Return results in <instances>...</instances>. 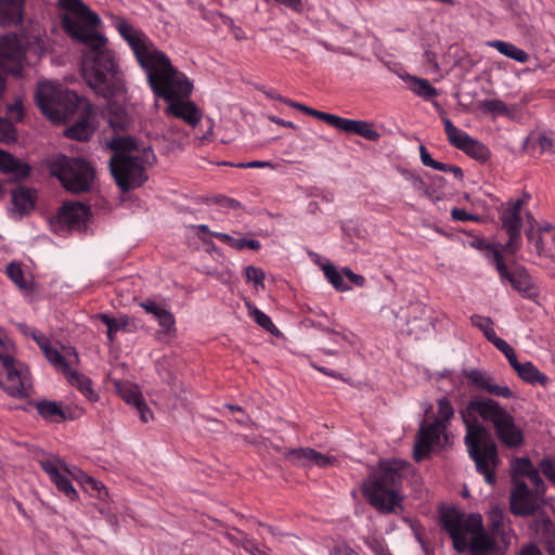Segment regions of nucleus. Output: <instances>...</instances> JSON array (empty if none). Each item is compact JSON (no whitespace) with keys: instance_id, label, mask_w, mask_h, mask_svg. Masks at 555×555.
<instances>
[{"instance_id":"5fc2aeb1","label":"nucleus","mask_w":555,"mask_h":555,"mask_svg":"<svg viewBox=\"0 0 555 555\" xmlns=\"http://www.w3.org/2000/svg\"><path fill=\"white\" fill-rule=\"evenodd\" d=\"M527 478L534 488L532 491L538 495H543L545 492V485L542 478L540 477L539 470L534 469L533 473Z\"/></svg>"},{"instance_id":"f03ea898","label":"nucleus","mask_w":555,"mask_h":555,"mask_svg":"<svg viewBox=\"0 0 555 555\" xmlns=\"http://www.w3.org/2000/svg\"><path fill=\"white\" fill-rule=\"evenodd\" d=\"M459 413L465 425L464 443L468 456L486 483L493 486L501 460L498 444L485 424L493 429L498 440L507 449L524 444V431L514 415L492 398L474 397Z\"/></svg>"},{"instance_id":"2f4dec72","label":"nucleus","mask_w":555,"mask_h":555,"mask_svg":"<svg viewBox=\"0 0 555 555\" xmlns=\"http://www.w3.org/2000/svg\"><path fill=\"white\" fill-rule=\"evenodd\" d=\"M443 127H444V132H446L449 143L460 151L473 138L464 130L457 128L451 121V119H446Z\"/></svg>"},{"instance_id":"79ce46f5","label":"nucleus","mask_w":555,"mask_h":555,"mask_svg":"<svg viewBox=\"0 0 555 555\" xmlns=\"http://www.w3.org/2000/svg\"><path fill=\"white\" fill-rule=\"evenodd\" d=\"M324 275L328 280V282L334 286L337 291H346L349 287L344 282L341 274L337 271V269L333 264H326L323 268Z\"/></svg>"},{"instance_id":"bb28decb","label":"nucleus","mask_w":555,"mask_h":555,"mask_svg":"<svg viewBox=\"0 0 555 555\" xmlns=\"http://www.w3.org/2000/svg\"><path fill=\"white\" fill-rule=\"evenodd\" d=\"M210 236L219 240L223 244H227L228 246L236 249V250H243L245 248L251 249V250H258L261 247V244L258 240H249L245 237H233L227 233L221 232H210Z\"/></svg>"},{"instance_id":"49530a36","label":"nucleus","mask_w":555,"mask_h":555,"mask_svg":"<svg viewBox=\"0 0 555 555\" xmlns=\"http://www.w3.org/2000/svg\"><path fill=\"white\" fill-rule=\"evenodd\" d=\"M85 483L89 486V488L94 491V494L98 499L105 501L108 496V491L105 488V486L101 482L95 480L92 477L87 476Z\"/></svg>"},{"instance_id":"864d4df0","label":"nucleus","mask_w":555,"mask_h":555,"mask_svg":"<svg viewBox=\"0 0 555 555\" xmlns=\"http://www.w3.org/2000/svg\"><path fill=\"white\" fill-rule=\"evenodd\" d=\"M245 275L248 281H253L256 285L263 284L264 273L261 269L248 266L245 269Z\"/></svg>"},{"instance_id":"f704fd0d","label":"nucleus","mask_w":555,"mask_h":555,"mask_svg":"<svg viewBox=\"0 0 555 555\" xmlns=\"http://www.w3.org/2000/svg\"><path fill=\"white\" fill-rule=\"evenodd\" d=\"M408 80L410 82V90L425 100L435 98L438 94L437 89L434 88L427 79L409 76Z\"/></svg>"},{"instance_id":"b1692460","label":"nucleus","mask_w":555,"mask_h":555,"mask_svg":"<svg viewBox=\"0 0 555 555\" xmlns=\"http://www.w3.org/2000/svg\"><path fill=\"white\" fill-rule=\"evenodd\" d=\"M106 118L109 127L116 133L126 131L131 121L126 108L116 102L108 103Z\"/></svg>"},{"instance_id":"412c9836","label":"nucleus","mask_w":555,"mask_h":555,"mask_svg":"<svg viewBox=\"0 0 555 555\" xmlns=\"http://www.w3.org/2000/svg\"><path fill=\"white\" fill-rule=\"evenodd\" d=\"M289 457L302 465L314 464L321 468L335 466L338 463L335 456L322 454L310 448L295 449L291 451Z\"/></svg>"},{"instance_id":"bf43d9fd","label":"nucleus","mask_w":555,"mask_h":555,"mask_svg":"<svg viewBox=\"0 0 555 555\" xmlns=\"http://www.w3.org/2000/svg\"><path fill=\"white\" fill-rule=\"evenodd\" d=\"M227 408L232 413H237V415L234 417L236 423H238L241 425H247L248 424L249 417H248V415L245 414V412L242 410V408H240L237 405H231V404H228Z\"/></svg>"},{"instance_id":"393cba45","label":"nucleus","mask_w":555,"mask_h":555,"mask_svg":"<svg viewBox=\"0 0 555 555\" xmlns=\"http://www.w3.org/2000/svg\"><path fill=\"white\" fill-rule=\"evenodd\" d=\"M0 171L8 175H13L15 178L23 179L30 173V167L26 163L0 150Z\"/></svg>"},{"instance_id":"ea45409f","label":"nucleus","mask_w":555,"mask_h":555,"mask_svg":"<svg viewBox=\"0 0 555 555\" xmlns=\"http://www.w3.org/2000/svg\"><path fill=\"white\" fill-rule=\"evenodd\" d=\"M438 417L434 422H440V426L447 428V424L452 420L454 415V409L450 400L446 397L438 400Z\"/></svg>"},{"instance_id":"f3484780","label":"nucleus","mask_w":555,"mask_h":555,"mask_svg":"<svg viewBox=\"0 0 555 555\" xmlns=\"http://www.w3.org/2000/svg\"><path fill=\"white\" fill-rule=\"evenodd\" d=\"M446 430L444 426H440V422H433L431 424H422L414 446V459L420 462L427 457L434 446L440 441V436Z\"/></svg>"},{"instance_id":"4d7b16f0","label":"nucleus","mask_w":555,"mask_h":555,"mask_svg":"<svg viewBox=\"0 0 555 555\" xmlns=\"http://www.w3.org/2000/svg\"><path fill=\"white\" fill-rule=\"evenodd\" d=\"M538 145L541 152H554L555 151V139L546 133L538 135Z\"/></svg>"},{"instance_id":"052dcab7","label":"nucleus","mask_w":555,"mask_h":555,"mask_svg":"<svg viewBox=\"0 0 555 555\" xmlns=\"http://www.w3.org/2000/svg\"><path fill=\"white\" fill-rule=\"evenodd\" d=\"M490 343H492L495 348L500 350L505 357H507V354L512 353L514 350L503 338H500L499 336H496Z\"/></svg>"},{"instance_id":"9b49d317","label":"nucleus","mask_w":555,"mask_h":555,"mask_svg":"<svg viewBox=\"0 0 555 555\" xmlns=\"http://www.w3.org/2000/svg\"><path fill=\"white\" fill-rule=\"evenodd\" d=\"M288 106L299 109L300 112L312 116L317 119H320L336 129L344 131L348 134H358L365 140L376 142L379 140L380 134L378 131L374 129L373 124L364 121V120H356L344 118L334 114L321 112L304 104L294 102L292 100H284Z\"/></svg>"},{"instance_id":"c9c22d12","label":"nucleus","mask_w":555,"mask_h":555,"mask_svg":"<svg viewBox=\"0 0 555 555\" xmlns=\"http://www.w3.org/2000/svg\"><path fill=\"white\" fill-rule=\"evenodd\" d=\"M12 203L17 210L24 214L34 208L35 198L29 189L20 188L12 192Z\"/></svg>"},{"instance_id":"a18cd8bd","label":"nucleus","mask_w":555,"mask_h":555,"mask_svg":"<svg viewBox=\"0 0 555 555\" xmlns=\"http://www.w3.org/2000/svg\"><path fill=\"white\" fill-rule=\"evenodd\" d=\"M16 137V130L12 121L0 118V141L1 142H11L14 141Z\"/></svg>"},{"instance_id":"680f3d73","label":"nucleus","mask_w":555,"mask_h":555,"mask_svg":"<svg viewBox=\"0 0 555 555\" xmlns=\"http://www.w3.org/2000/svg\"><path fill=\"white\" fill-rule=\"evenodd\" d=\"M245 534H246L245 532H243L238 529H233L232 531L227 532L225 537L232 544L240 546Z\"/></svg>"},{"instance_id":"37998d69","label":"nucleus","mask_w":555,"mask_h":555,"mask_svg":"<svg viewBox=\"0 0 555 555\" xmlns=\"http://www.w3.org/2000/svg\"><path fill=\"white\" fill-rule=\"evenodd\" d=\"M249 314L253 318V320L262 328L270 333H274L278 331L276 326L272 322L269 315H267L264 312L259 310L256 307L250 308Z\"/></svg>"},{"instance_id":"0eeeda50","label":"nucleus","mask_w":555,"mask_h":555,"mask_svg":"<svg viewBox=\"0 0 555 555\" xmlns=\"http://www.w3.org/2000/svg\"><path fill=\"white\" fill-rule=\"evenodd\" d=\"M439 524L457 553L469 550L474 555H479L494 547L493 539L483 530L480 514L465 515L455 507H448L440 511Z\"/></svg>"},{"instance_id":"e2e57ef3","label":"nucleus","mask_w":555,"mask_h":555,"mask_svg":"<svg viewBox=\"0 0 555 555\" xmlns=\"http://www.w3.org/2000/svg\"><path fill=\"white\" fill-rule=\"evenodd\" d=\"M43 470L49 475L51 481L57 478L62 472L57 468V466L52 462H43L42 463Z\"/></svg>"},{"instance_id":"8fccbe9b","label":"nucleus","mask_w":555,"mask_h":555,"mask_svg":"<svg viewBox=\"0 0 555 555\" xmlns=\"http://www.w3.org/2000/svg\"><path fill=\"white\" fill-rule=\"evenodd\" d=\"M451 217L455 221H474V222L480 221V217L478 215L469 214L466 210L461 209V208H453L451 210Z\"/></svg>"},{"instance_id":"e433bc0d","label":"nucleus","mask_w":555,"mask_h":555,"mask_svg":"<svg viewBox=\"0 0 555 555\" xmlns=\"http://www.w3.org/2000/svg\"><path fill=\"white\" fill-rule=\"evenodd\" d=\"M481 108L493 115V117L503 116L513 118L515 107L506 105L502 100L499 99H492V100H485L481 103Z\"/></svg>"},{"instance_id":"423d86ee","label":"nucleus","mask_w":555,"mask_h":555,"mask_svg":"<svg viewBox=\"0 0 555 555\" xmlns=\"http://www.w3.org/2000/svg\"><path fill=\"white\" fill-rule=\"evenodd\" d=\"M406 467L405 461L383 460L379 461L377 469L364 481L363 494L369 504L380 514L403 511L400 489Z\"/></svg>"},{"instance_id":"4c0bfd02","label":"nucleus","mask_w":555,"mask_h":555,"mask_svg":"<svg viewBox=\"0 0 555 555\" xmlns=\"http://www.w3.org/2000/svg\"><path fill=\"white\" fill-rule=\"evenodd\" d=\"M98 318L107 326V333L106 334H107V338H108L109 341L114 340L115 334L119 330H124L128 325V318L127 317H124V318H120V319H115V318L109 317L108 314L100 313L98 315Z\"/></svg>"},{"instance_id":"72a5a7b5","label":"nucleus","mask_w":555,"mask_h":555,"mask_svg":"<svg viewBox=\"0 0 555 555\" xmlns=\"http://www.w3.org/2000/svg\"><path fill=\"white\" fill-rule=\"evenodd\" d=\"M469 157L480 162L486 163L489 160L491 156V152L489 147L482 142L472 138L461 150Z\"/></svg>"},{"instance_id":"69168bd1","label":"nucleus","mask_w":555,"mask_h":555,"mask_svg":"<svg viewBox=\"0 0 555 555\" xmlns=\"http://www.w3.org/2000/svg\"><path fill=\"white\" fill-rule=\"evenodd\" d=\"M240 546H242L247 553L251 555H256V552H258L257 544L247 534H245Z\"/></svg>"},{"instance_id":"39448f33","label":"nucleus","mask_w":555,"mask_h":555,"mask_svg":"<svg viewBox=\"0 0 555 555\" xmlns=\"http://www.w3.org/2000/svg\"><path fill=\"white\" fill-rule=\"evenodd\" d=\"M108 147L114 151L109 169L117 186L122 192L140 188L147 180L145 165L154 159L153 150L150 146L140 149L129 135L112 138Z\"/></svg>"},{"instance_id":"7c9ffc66","label":"nucleus","mask_w":555,"mask_h":555,"mask_svg":"<svg viewBox=\"0 0 555 555\" xmlns=\"http://www.w3.org/2000/svg\"><path fill=\"white\" fill-rule=\"evenodd\" d=\"M516 373L522 380L532 385L540 384L544 386L548 380L547 376L531 362L521 363L519 367H516Z\"/></svg>"},{"instance_id":"f8f14e48","label":"nucleus","mask_w":555,"mask_h":555,"mask_svg":"<svg viewBox=\"0 0 555 555\" xmlns=\"http://www.w3.org/2000/svg\"><path fill=\"white\" fill-rule=\"evenodd\" d=\"M469 246L483 251L485 257L489 261L491 266H493L501 279L502 282L509 283L514 288L520 289L522 286L521 278L522 274L518 270L509 271L504 258L503 253H506L503 249V245H498L494 243H489L485 241L482 237L473 236L468 242Z\"/></svg>"},{"instance_id":"603ef678","label":"nucleus","mask_w":555,"mask_h":555,"mask_svg":"<svg viewBox=\"0 0 555 555\" xmlns=\"http://www.w3.org/2000/svg\"><path fill=\"white\" fill-rule=\"evenodd\" d=\"M210 201L222 208L236 209L241 206L240 202L224 195L214 196Z\"/></svg>"},{"instance_id":"3c124183","label":"nucleus","mask_w":555,"mask_h":555,"mask_svg":"<svg viewBox=\"0 0 555 555\" xmlns=\"http://www.w3.org/2000/svg\"><path fill=\"white\" fill-rule=\"evenodd\" d=\"M264 2H273L275 4L284 5L285 8L301 13L304 11V0H263Z\"/></svg>"},{"instance_id":"20e7f679","label":"nucleus","mask_w":555,"mask_h":555,"mask_svg":"<svg viewBox=\"0 0 555 555\" xmlns=\"http://www.w3.org/2000/svg\"><path fill=\"white\" fill-rule=\"evenodd\" d=\"M114 26L132 50L156 98L169 104L190 98L193 91L192 81L172 65L170 59L142 30L135 29L124 18H117Z\"/></svg>"},{"instance_id":"473e14b6","label":"nucleus","mask_w":555,"mask_h":555,"mask_svg":"<svg viewBox=\"0 0 555 555\" xmlns=\"http://www.w3.org/2000/svg\"><path fill=\"white\" fill-rule=\"evenodd\" d=\"M93 133V128L87 118H81L65 130L68 139L88 141Z\"/></svg>"},{"instance_id":"338daca9","label":"nucleus","mask_w":555,"mask_h":555,"mask_svg":"<svg viewBox=\"0 0 555 555\" xmlns=\"http://www.w3.org/2000/svg\"><path fill=\"white\" fill-rule=\"evenodd\" d=\"M421 160L424 166L433 168L436 164V160L430 156L429 152L424 145L420 147Z\"/></svg>"},{"instance_id":"ddd939ff","label":"nucleus","mask_w":555,"mask_h":555,"mask_svg":"<svg viewBox=\"0 0 555 555\" xmlns=\"http://www.w3.org/2000/svg\"><path fill=\"white\" fill-rule=\"evenodd\" d=\"M524 204L525 201L522 198L516 199L503 209L500 216L502 229L508 235V241L503 245V249L511 255H514L520 247L521 209Z\"/></svg>"},{"instance_id":"dca6fc26","label":"nucleus","mask_w":555,"mask_h":555,"mask_svg":"<svg viewBox=\"0 0 555 555\" xmlns=\"http://www.w3.org/2000/svg\"><path fill=\"white\" fill-rule=\"evenodd\" d=\"M139 306L143 308L146 313L153 315V318L158 322L160 327V330L156 332V338L158 340H164L166 337H172L176 335V320L169 310L157 304L152 298L142 300Z\"/></svg>"},{"instance_id":"1a4fd4ad","label":"nucleus","mask_w":555,"mask_h":555,"mask_svg":"<svg viewBox=\"0 0 555 555\" xmlns=\"http://www.w3.org/2000/svg\"><path fill=\"white\" fill-rule=\"evenodd\" d=\"M35 101L48 119L54 122H65L77 111L79 96L61 85L40 81L36 88Z\"/></svg>"},{"instance_id":"09e8293b","label":"nucleus","mask_w":555,"mask_h":555,"mask_svg":"<svg viewBox=\"0 0 555 555\" xmlns=\"http://www.w3.org/2000/svg\"><path fill=\"white\" fill-rule=\"evenodd\" d=\"M539 467L542 474L555 485V462L546 457L540 462Z\"/></svg>"},{"instance_id":"774afa93","label":"nucleus","mask_w":555,"mask_h":555,"mask_svg":"<svg viewBox=\"0 0 555 555\" xmlns=\"http://www.w3.org/2000/svg\"><path fill=\"white\" fill-rule=\"evenodd\" d=\"M334 555H359L353 548H351L349 545L343 544L337 545L333 550Z\"/></svg>"},{"instance_id":"aec40b11","label":"nucleus","mask_w":555,"mask_h":555,"mask_svg":"<svg viewBox=\"0 0 555 555\" xmlns=\"http://www.w3.org/2000/svg\"><path fill=\"white\" fill-rule=\"evenodd\" d=\"M165 113L184 120L192 127H195L202 118L201 109L189 99L177 100L168 104Z\"/></svg>"},{"instance_id":"6ab92c4d","label":"nucleus","mask_w":555,"mask_h":555,"mask_svg":"<svg viewBox=\"0 0 555 555\" xmlns=\"http://www.w3.org/2000/svg\"><path fill=\"white\" fill-rule=\"evenodd\" d=\"M89 217V206L79 202L65 203L57 214L60 225L68 230L86 229Z\"/></svg>"},{"instance_id":"a878e982","label":"nucleus","mask_w":555,"mask_h":555,"mask_svg":"<svg viewBox=\"0 0 555 555\" xmlns=\"http://www.w3.org/2000/svg\"><path fill=\"white\" fill-rule=\"evenodd\" d=\"M35 406L38 414L48 422L62 423L66 418L61 404L55 401H37Z\"/></svg>"},{"instance_id":"cd10ccee","label":"nucleus","mask_w":555,"mask_h":555,"mask_svg":"<svg viewBox=\"0 0 555 555\" xmlns=\"http://www.w3.org/2000/svg\"><path fill=\"white\" fill-rule=\"evenodd\" d=\"M122 399L132 406L135 408V410L139 413L140 420L143 423H147L152 417V411L146 405L141 392H139L134 388H129L122 392Z\"/></svg>"},{"instance_id":"4468645a","label":"nucleus","mask_w":555,"mask_h":555,"mask_svg":"<svg viewBox=\"0 0 555 555\" xmlns=\"http://www.w3.org/2000/svg\"><path fill=\"white\" fill-rule=\"evenodd\" d=\"M462 375L468 380V385L490 396L511 399L513 391L506 385L496 384L495 379L485 371L477 369L464 370Z\"/></svg>"},{"instance_id":"4be33fe9","label":"nucleus","mask_w":555,"mask_h":555,"mask_svg":"<svg viewBox=\"0 0 555 555\" xmlns=\"http://www.w3.org/2000/svg\"><path fill=\"white\" fill-rule=\"evenodd\" d=\"M25 0H0V25L16 26L23 21Z\"/></svg>"},{"instance_id":"a19ab883","label":"nucleus","mask_w":555,"mask_h":555,"mask_svg":"<svg viewBox=\"0 0 555 555\" xmlns=\"http://www.w3.org/2000/svg\"><path fill=\"white\" fill-rule=\"evenodd\" d=\"M5 273L9 276V279L21 289H27L28 284L26 282V279L24 276V271L20 263L16 262H10L7 266Z\"/></svg>"},{"instance_id":"6e6552de","label":"nucleus","mask_w":555,"mask_h":555,"mask_svg":"<svg viewBox=\"0 0 555 555\" xmlns=\"http://www.w3.org/2000/svg\"><path fill=\"white\" fill-rule=\"evenodd\" d=\"M16 353L14 341L0 326V387L11 397L24 398L31 387L30 374Z\"/></svg>"},{"instance_id":"f257e3e1","label":"nucleus","mask_w":555,"mask_h":555,"mask_svg":"<svg viewBox=\"0 0 555 555\" xmlns=\"http://www.w3.org/2000/svg\"><path fill=\"white\" fill-rule=\"evenodd\" d=\"M459 413L465 425L464 443L468 456L486 483L493 486L501 460L498 444L485 424L493 429L498 440L507 449L524 444V431L514 415L492 398L474 397Z\"/></svg>"},{"instance_id":"58836bf2","label":"nucleus","mask_w":555,"mask_h":555,"mask_svg":"<svg viewBox=\"0 0 555 555\" xmlns=\"http://www.w3.org/2000/svg\"><path fill=\"white\" fill-rule=\"evenodd\" d=\"M470 322L473 326L479 328L482 332L489 341L496 337L495 331L493 328V322L490 318L474 314L470 317Z\"/></svg>"},{"instance_id":"13d9d810","label":"nucleus","mask_w":555,"mask_h":555,"mask_svg":"<svg viewBox=\"0 0 555 555\" xmlns=\"http://www.w3.org/2000/svg\"><path fill=\"white\" fill-rule=\"evenodd\" d=\"M237 168H271L274 169L275 165L266 160H253L248 163H240L236 165Z\"/></svg>"},{"instance_id":"c85d7f7f","label":"nucleus","mask_w":555,"mask_h":555,"mask_svg":"<svg viewBox=\"0 0 555 555\" xmlns=\"http://www.w3.org/2000/svg\"><path fill=\"white\" fill-rule=\"evenodd\" d=\"M490 47L496 49L501 54L506 57H509L519 63H526L529 60V55L526 51L519 49L515 44L502 41V40H493L488 43Z\"/></svg>"},{"instance_id":"c756f323","label":"nucleus","mask_w":555,"mask_h":555,"mask_svg":"<svg viewBox=\"0 0 555 555\" xmlns=\"http://www.w3.org/2000/svg\"><path fill=\"white\" fill-rule=\"evenodd\" d=\"M69 383L76 387L89 401H96L98 395L92 388V382L89 377L78 372H68Z\"/></svg>"},{"instance_id":"5701e85b","label":"nucleus","mask_w":555,"mask_h":555,"mask_svg":"<svg viewBox=\"0 0 555 555\" xmlns=\"http://www.w3.org/2000/svg\"><path fill=\"white\" fill-rule=\"evenodd\" d=\"M65 354H63L56 347H53L51 344L44 348L42 351L47 360L57 370L63 371L64 373L69 372V366L73 363V360L77 361L78 356L74 348H64Z\"/></svg>"},{"instance_id":"c03bdc74","label":"nucleus","mask_w":555,"mask_h":555,"mask_svg":"<svg viewBox=\"0 0 555 555\" xmlns=\"http://www.w3.org/2000/svg\"><path fill=\"white\" fill-rule=\"evenodd\" d=\"M56 488L63 492L69 500L74 501L77 499L78 494L75 488L73 487L70 480L65 474H61L57 478L52 481Z\"/></svg>"},{"instance_id":"a211bd4d","label":"nucleus","mask_w":555,"mask_h":555,"mask_svg":"<svg viewBox=\"0 0 555 555\" xmlns=\"http://www.w3.org/2000/svg\"><path fill=\"white\" fill-rule=\"evenodd\" d=\"M525 234L529 243L534 245L540 257L555 260V228L552 224L541 227L535 233L533 224L530 223Z\"/></svg>"},{"instance_id":"0e129e2a","label":"nucleus","mask_w":555,"mask_h":555,"mask_svg":"<svg viewBox=\"0 0 555 555\" xmlns=\"http://www.w3.org/2000/svg\"><path fill=\"white\" fill-rule=\"evenodd\" d=\"M8 114L10 118L21 120L23 117V106L20 102H16L8 107Z\"/></svg>"},{"instance_id":"2eb2a0df","label":"nucleus","mask_w":555,"mask_h":555,"mask_svg":"<svg viewBox=\"0 0 555 555\" xmlns=\"http://www.w3.org/2000/svg\"><path fill=\"white\" fill-rule=\"evenodd\" d=\"M514 489L511 492V512L517 516L531 515L537 509V501L540 495L528 488L525 481L514 477Z\"/></svg>"},{"instance_id":"6e6d98bb","label":"nucleus","mask_w":555,"mask_h":555,"mask_svg":"<svg viewBox=\"0 0 555 555\" xmlns=\"http://www.w3.org/2000/svg\"><path fill=\"white\" fill-rule=\"evenodd\" d=\"M433 168L436 170H439V171H443V172H452L454 175V177L459 180H461L463 178V170L460 167L454 166V165H450V164H446V163L436 160V164Z\"/></svg>"},{"instance_id":"9d476101","label":"nucleus","mask_w":555,"mask_h":555,"mask_svg":"<svg viewBox=\"0 0 555 555\" xmlns=\"http://www.w3.org/2000/svg\"><path fill=\"white\" fill-rule=\"evenodd\" d=\"M51 172L67 191L73 193L88 191L94 179V169L88 162L67 156L55 160Z\"/></svg>"},{"instance_id":"7ed1b4c3","label":"nucleus","mask_w":555,"mask_h":555,"mask_svg":"<svg viewBox=\"0 0 555 555\" xmlns=\"http://www.w3.org/2000/svg\"><path fill=\"white\" fill-rule=\"evenodd\" d=\"M68 14L62 17L66 34L86 46L82 73L88 85L106 100L124 89L122 74L114 51L107 48V39L95 28L101 18L82 0H59Z\"/></svg>"},{"instance_id":"de8ad7c7","label":"nucleus","mask_w":555,"mask_h":555,"mask_svg":"<svg viewBox=\"0 0 555 555\" xmlns=\"http://www.w3.org/2000/svg\"><path fill=\"white\" fill-rule=\"evenodd\" d=\"M534 469H537V468L533 466V464L531 463V461L529 459H526V457L517 459L516 467H515L516 474L524 476V477H529L533 473Z\"/></svg>"}]
</instances>
